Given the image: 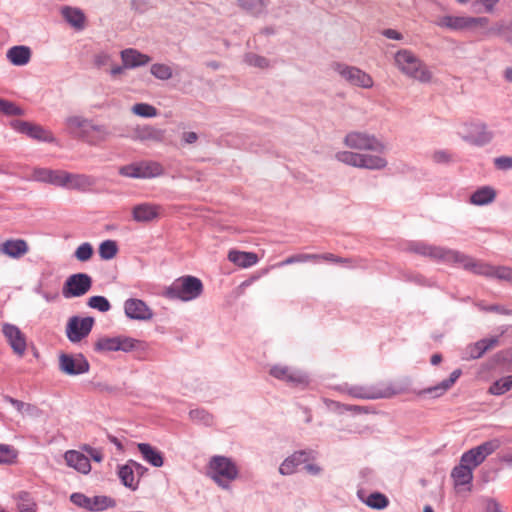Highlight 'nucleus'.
<instances>
[{"mask_svg": "<svg viewBox=\"0 0 512 512\" xmlns=\"http://www.w3.org/2000/svg\"><path fill=\"white\" fill-rule=\"evenodd\" d=\"M137 341L130 337L101 338L95 343V350L100 352L124 351L136 348Z\"/></svg>", "mask_w": 512, "mask_h": 512, "instance_id": "nucleus-18", "label": "nucleus"}, {"mask_svg": "<svg viewBox=\"0 0 512 512\" xmlns=\"http://www.w3.org/2000/svg\"><path fill=\"white\" fill-rule=\"evenodd\" d=\"M203 292L201 280L194 276H183L176 279L166 290L170 299L191 301L198 298Z\"/></svg>", "mask_w": 512, "mask_h": 512, "instance_id": "nucleus-4", "label": "nucleus"}, {"mask_svg": "<svg viewBox=\"0 0 512 512\" xmlns=\"http://www.w3.org/2000/svg\"><path fill=\"white\" fill-rule=\"evenodd\" d=\"M135 139L139 141H150L161 143L165 138V131L156 127L145 125L135 130Z\"/></svg>", "mask_w": 512, "mask_h": 512, "instance_id": "nucleus-32", "label": "nucleus"}, {"mask_svg": "<svg viewBox=\"0 0 512 512\" xmlns=\"http://www.w3.org/2000/svg\"><path fill=\"white\" fill-rule=\"evenodd\" d=\"M274 378L284 381L294 387H306L309 384L307 375L287 366L275 365L269 371Z\"/></svg>", "mask_w": 512, "mask_h": 512, "instance_id": "nucleus-16", "label": "nucleus"}, {"mask_svg": "<svg viewBox=\"0 0 512 512\" xmlns=\"http://www.w3.org/2000/svg\"><path fill=\"white\" fill-rule=\"evenodd\" d=\"M228 260L240 268H249L259 261L258 255L254 252H246L232 249L228 252Z\"/></svg>", "mask_w": 512, "mask_h": 512, "instance_id": "nucleus-27", "label": "nucleus"}, {"mask_svg": "<svg viewBox=\"0 0 512 512\" xmlns=\"http://www.w3.org/2000/svg\"><path fill=\"white\" fill-rule=\"evenodd\" d=\"M512 389V375L503 377L494 382L489 388L493 395H502Z\"/></svg>", "mask_w": 512, "mask_h": 512, "instance_id": "nucleus-43", "label": "nucleus"}, {"mask_svg": "<svg viewBox=\"0 0 512 512\" xmlns=\"http://www.w3.org/2000/svg\"><path fill=\"white\" fill-rule=\"evenodd\" d=\"M246 61L256 67L265 68L268 66V62L264 57L258 56L256 54H249L246 56Z\"/></svg>", "mask_w": 512, "mask_h": 512, "instance_id": "nucleus-56", "label": "nucleus"}, {"mask_svg": "<svg viewBox=\"0 0 512 512\" xmlns=\"http://www.w3.org/2000/svg\"><path fill=\"white\" fill-rule=\"evenodd\" d=\"M138 450L142 454L145 461L154 467H161L164 463L162 453L147 443H139Z\"/></svg>", "mask_w": 512, "mask_h": 512, "instance_id": "nucleus-35", "label": "nucleus"}, {"mask_svg": "<svg viewBox=\"0 0 512 512\" xmlns=\"http://www.w3.org/2000/svg\"><path fill=\"white\" fill-rule=\"evenodd\" d=\"M92 286V279L88 274L77 273L69 276L65 281L62 294L65 298L81 297L85 295Z\"/></svg>", "mask_w": 512, "mask_h": 512, "instance_id": "nucleus-14", "label": "nucleus"}, {"mask_svg": "<svg viewBox=\"0 0 512 512\" xmlns=\"http://www.w3.org/2000/svg\"><path fill=\"white\" fill-rule=\"evenodd\" d=\"M84 450L89 454V456L96 462H101L103 459V454L100 450L92 448L90 446H85Z\"/></svg>", "mask_w": 512, "mask_h": 512, "instance_id": "nucleus-60", "label": "nucleus"}, {"mask_svg": "<svg viewBox=\"0 0 512 512\" xmlns=\"http://www.w3.org/2000/svg\"><path fill=\"white\" fill-rule=\"evenodd\" d=\"M51 170L52 169H47V168H35L32 172L31 180L49 184Z\"/></svg>", "mask_w": 512, "mask_h": 512, "instance_id": "nucleus-53", "label": "nucleus"}, {"mask_svg": "<svg viewBox=\"0 0 512 512\" xmlns=\"http://www.w3.org/2000/svg\"><path fill=\"white\" fill-rule=\"evenodd\" d=\"M151 74L160 80H168L172 77V69L170 66L162 63H155L150 67Z\"/></svg>", "mask_w": 512, "mask_h": 512, "instance_id": "nucleus-46", "label": "nucleus"}, {"mask_svg": "<svg viewBox=\"0 0 512 512\" xmlns=\"http://www.w3.org/2000/svg\"><path fill=\"white\" fill-rule=\"evenodd\" d=\"M495 165L498 169L507 170L512 168V157L503 156L495 159Z\"/></svg>", "mask_w": 512, "mask_h": 512, "instance_id": "nucleus-58", "label": "nucleus"}, {"mask_svg": "<svg viewBox=\"0 0 512 512\" xmlns=\"http://www.w3.org/2000/svg\"><path fill=\"white\" fill-rule=\"evenodd\" d=\"M118 252L117 243L113 240L103 241L99 246V255L103 260H110Z\"/></svg>", "mask_w": 512, "mask_h": 512, "instance_id": "nucleus-45", "label": "nucleus"}, {"mask_svg": "<svg viewBox=\"0 0 512 512\" xmlns=\"http://www.w3.org/2000/svg\"><path fill=\"white\" fill-rule=\"evenodd\" d=\"M124 310L127 317L137 320H147L152 317L148 306L139 299H128L125 301Z\"/></svg>", "mask_w": 512, "mask_h": 512, "instance_id": "nucleus-24", "label": "nucleus"}, {"mask_svg": "<svg viewBox=\"0 0 512 512\" xmlns=\"http://www.w3.org/2000/svg\"><path fill=\"white\" fill-rule=\"evenodd\" d=\"M498 344L497 337L481 339L474 344L467 346L466 353L469 359H478L484 355L485 352L493 349Z\"/></svg>", "mask_w": 512, "mask_h": 512, "instance_id": "nucleus-28", "label": "nucleus"}, {"mask_svg": "<svg viewBox=\"0 0 512 512\" xmlns=\"http://www.w3.org/2000/svg\"><path fill=\"white\" fill-rule=\"evenodd\" d=\"M94 319L92 317L79 318L71 317L66 326V335L68 339L77 343L87 337L93 327Z\"/></svg>", "mask_w": 512, "mask_h": 512, "instance_id": "nucleus-17", "label": "nucleus"}, {"mask_svg": "<svg viewBox=\"0 0 512 512\" xmlns=\"http://www.w3.org/2000/svg\"><path fill=\"white\" fill-rule=\"evenodd\" d=\"M335 157L341 163L362 169L378 170L383 169L387 165L386 159L380 155L339 151Z\"/></svg>", "mask_w": 512, "mask_h": 512, "instance_id": "nucleus-5", "label": "nucleus"}, {"mask_svg": "<svg viewBox=\"0 0 512 512\" xmlns=\"http://www.w3.org/2000/svg\"><path fill=\"white\" fill-rule=\"evenodd\" d=\"M486 512H502L497 502L489 500L486 504Z\"/></svg>", "mask_w": 512, "mask_h": 512, "instance_id": "nucleus-64", "label": "nucleus"}, {"mask_svg": "<svg viewBox=\"0 0 512 512\" xmlns=\"http://www.w3.org/2000/svg\"><path fill=\"white\" fill-rule=\"evenodd\" d=\"M131 111L133 114L144 118L156 117L158 114L157 109L148 103H136L132 106Z\"/></svg>", "mask_w": 512, "mask_h": 512, "instance_id": "nucleus-44", "label": "nucleus"}, {"mask_svg": "<svg viewBox=\"0 0 512 512\" xmlns=\"http://www.w3.org/2000/svg\"><path fill=\"white\" fill-rule=\"evenodd\" d=\"M63 18L75 29L82 30L85 27V15L78 8L65 6L61 10Z\"/></svg>", "mask_w": 512, "mask_h": 512, "instance_id": "nucleus-33", "label": "nucleus"}, {"mask_svg": "<svg viewBox=\"0 0 512 512\" xmlns=\"http://www.w3.org/2000/svg\"><path fill=\"white\" fill-rule=\"evenodd\" d=\"M206 474L218 486L223 489H228L231 482L236 480L239 476V469L232 459L216 455L210 458Z\"/></svg>", "mask_w": 512, "mask_h": 512, "instance_id": "nucleus-3", "label": "nucleus"}, {"mask_svg": "<svg viewBox=\"0 0 512 512\" xmlns=\"http://www.w3.org/2000/svg\"><path fill=\"white\" fill-rule=\"evenodd\" d=\"M461 370L456 369L454 370L448 379L443 380L438 385H435L433 387H429L427 389L421 390L418 395H424V394H432L434 397H440L443 394H445L458 380V378L461 376Z\"/></svg>", "mask_w": 512, "mask_h": 512, "instance_id": "nucleus-31", "label": "nucleus"}, {"mask_svg": "<svg viewBox=\"0 0 512 512\" xmlns=\"http://www.w3.org/2000/svg\"><path fill=\"white\" fill-rule=\"evenodd\" d=\"M64 459L69 467L74 468L80 473L88 474L91 470L89 458L79 451H67L64 455Z\"/></svg>", "mask_w": 512, "mask_h": 512, "instance_id": "nucleus-26", "label": "nucleus"}, {"mask_svg": "<svg viewBox=\"0 0 512 512\" xmlns=\"http://www.w3.org/2000/svg\"><path fill=\"white\" fill-rule=\"evenodd\" d=\"M70 500L73 504L94 512L103 511L116 505L113 498L105 495L88 497L82 493H73Z\"/></svg>", "mask_w": 512, "mask_h": 512, "instance_id": "nucleus-13", "label": "nucleus"}, {"mask_svg": "<svg viewBox=\"0 0 512 512\" xmlns=\"http://www.w3.org/2000/svg\"><path fill=\"white\" fill-rule=\"evenodd\" d=\"M8 60L16 66L26 65L31 58V50L27 46H14L7 51Z\"/></svg>", "mask_w": 512, "mask_h": 512, "instance_id": "nucleus-34", "label": "nucleus"}, {"mask_svg": "<svg viewBox=\"0 0 512 512\" xmlns=\"http://www.w3.org/2000/svg\"><path fill=\"white\" fill-rule=\"evenodd\" d=\"M394 64L402 74L421 83H428L432 79V72L427 65L408 49L395 53Z\"/></svg>", "mask_w": 512, "mask_h": 512, "instance_id": "nucleus-2", "label": "nucleus"}, {"mask_svg": "<svg viewBox=\"0 0 512 512\" xmlns=\"http://www.w3.org/2000/svg\"><path fill=\"white\" fill-rule=\"evenodd\" d=\"M496 193L491 187H482L475 191L471 197L470 202L474 205H486L495 199Z\"/></svg>", "mask_w": 512, "mask_h": 512, "instance_id": "nucleus-37", "label": "nucleus"}, {"mask_svg": "<svg viewBox=\"0 0 512 512\" xmlns=\"http://www.w3.org/2000/svg\"><path fill=\"white\" fill-rule=\"evenodd\" d=\"M433 158L436 162H447L450 157L445 151H437L434 153Z\"/></svg>", "mask_w": 512, "mask_h": 512, "instance_id": "nucleus-63", "label": "nucleus"}, {"mask_svg": "<svg viewBox=\"0 0 512 512\" xmlns=\"http://www.w3.org/2000/svg\"><path fill=\"white\" fill-rule=\"evenodd\" d=\"M67 127L72 134L91 144H96L104 139V133L101 128L92 125L89 121L78 116L69 117L67 119Z\"/></svg>", "mask_w": 512, "mask_h": 512, "instance_id": "nucleus-7", "label": "nucleus"}, {"mask_svg": "<svg viewBox=\"0 0 512 512\" xmlns=\"http://www.w3.org/2000/svg\"><path fill=\"white\" fill-rule=\"evenodd\" d=\"M12 126L15 130L37 140L52 141L53 139L50 132L44 130L41 126L29 122L16 120L12 122Z\"/></svg>", "mask_w": 512, "mask_h": 512, "instance_id": "nucleus-25", "label": "nucleus"}, {"mask_svg": "<svg viewBox=\"0 0 512 512\" xmlns=\"http://www.w3.org/2000/svg\"><path fill=\"white\" fill-rule=\"evenodd\" d=\"M347 393L355 398L380 399L391 398L400 393V390L390 382H379L369 386H352Z\"/></svg>", "mask_w": 512, "mask_h": 512, "instance_id": "nucleus-6", "label": "nucleus"}, {"mask_svg": "<svg viewBox=\"0 0 512 512\" xmlns=\"http://www.w3.org/2000/svg\"><path fill=\"white\" fill-rule=\"evenodd\" d=\"M121 59L125 68L143 66L151 61V58L136 49H125L121 52Z\"/></svg>", "mask_w": 512, "mask_h": 512, "instance_id": "nucleus-29", "label": "nucleus"}, {"mask_svg": "<svg viewBox=\"0 0 512 512\" xmlns=\"http://www.w3.org/2000/svg\"><path fill=\"white\" fill-rule=\"evenodd\" d=\"M119 173L130 178H154L163 175L164 168L156 161H141L122 166Z\"/></svg>", "mask_w": 512, "mask_h": 512, "instance_id": "nucleus-11", "label": "nucleus"}, {"mask_svg": "<svg viewBox=\"0 0 512 512\" xmlns=\"http://www.w3.org/2000/svg\"><path fill=\"white\" fill-rule=\"evenodd\" d=\"M2 332L13 351L22 356L26 351V337L22 331L15 325L5 323Z\"/></svg>", "mask_w": 512, "mask_h": 512, "instance_id": "nucleus-20", "label": "nucleus"}, {"mask_svg": "<svg viewBox=\"0 0 512 512\" xmlns=\"http://www.w3.org/2000/svg\"><path fill=\"white\" fill-rule=\"evenodd\" d=\"M162 211V207L153 203H141L135 205L132 209V217L137 222H150L157 219Z\"/></svg>", "mask_w": 512, "mask_h": 512, "instance_id": "nucleus-22", "label": "nucleus"}, {"mask_svg": "<svg viewBox=\"0 0 512 512\" xmlns=\"http://www.w3.org/2000/svg\"><path fill=\"white\" fill-rule=\"evenodd\" d=\"M0 112L6 115H22L23 112L20 107L13 102L0 98Z\"/></svg>", "mask_w": 512, "mask_h": 512, "instance_id": "nucleus-52", "label": "nucleus"}, {"mask_svg": "<svg viewBox=\"0 0 512 512\" xmlns=\"http://www.w3.org/2000/svg\"><path fill=\"white\" fill-rule=\"evenodd\" d=\"M87 304L90 308L100 312H107L111 308L109 301L103 296H92L88 299Z\"/></svg>", "mask_w": 512, "mask_h": 512, "instance_id": "nucleus-50", "label": "nucleus"}, {"mask_svg": "<svg viewBox=\"0 0 512 512\" xmlns=\"http://www.w3.org/2000/svg\"><path fill=\"white\" fill-rule=\"evenodd\" d=\"M501 446L499 439H491L473 447L461 455L463 464H467L473 469L480 466L488 456L492 455Z\"/></svg>", "mask_w": 512, "mask_h": 512, "instance_id": "nucleus-10", "label": "nucleus"}, {"mask_svg": "<svg viewBox=\"0 0 512 512\" xmlns=\"http://www.w3.org/2000/svg\"><path fill=\"white\" fill-rule=\"evenodd\" d=\"M311 256H315L312 262H331V263H339V264H352V260L348 258H342L332 253H324V254H311Z\"/></svg>", "mask_w": 512, "mask_h": 512, "instance_id": "nucleus-47", "label": "nucleus"}, {"mask_svg": "<svg viewBox=\"0 0 512 512\" xmlns=\"http://www.w3.org/2000/svg\"><path fill=\"white\" fill-rule=\"evenodd\" d=\"M306 460L307 457L305 452H296L282 462L279 468V472L282 475H290L296 471L298 465L306 462Z\"/></svg>", "mask_w": 512, "mask_h": 512, "instance_id": "nucleus-36", "label": "nucleus"}, {"mask_svg": "<svg viewBox=\"0 0 512 512\" xmlns=\"http://www.w3.org/2000/svg\"><path fill=\"white\" fill-rule=\"evenodd\" d=\"M313 258H316V257L311 256V254H308V253L295 254V255H291V256L287 257L285 260L277 263L274 267H282V266L291 265V264H295V263L309 262Z\"/></svg>", "mask_w": 512, "mask_h": 512, "instance_id": "nucleus-48", "label": "nucleus"}, {"mask_svg": "<svg viewBox=\"0 0 512 512\" xmlns=\"http://www.w3.org/2000/svg\"><path fill=\"white\" fill-rule=\"evenodd\" d=\"M458 134L464 140L478 146L489 143L493 138L492 132L482 122H465L459 127Z\"/></svg>", "mask_w": 512, "mask_h": 512, "instance_id": "nucleus-12", "label": "nucleus"}, {"mask_svg": "<svg viewBox=\"0 0 512 512\" xmlns=\"http://www.w3.org/2000/svg\"><path fill=\"white\" fill-rule=\"evenodd\" d=\"M488 22L486 17L445 15L437 19L436 25L453 31H464L485 27Z\"/></svg>", "mask_w": 512, "mask_h": 512, "instance_id": "nucleus-8", "label": "nucleus"}, {"mask_svg": "<svg viewBox=\"0 0 512 512\" xmlns=\"http://www.w3.org/2000/svg\"><path fill=\"white\" fill-rule=\"evenodd\" d=\"M333 69L338 72L343 79L354 86L361 88H371L373 86L374 82L372 77L359 68L334 63Z\"/></svg>", "mask_w": 512, "mask_h": 512, "instance_id": "nucleus-15", "label": "nucleus"}, {"mask_svg": "<svg viewBox=\"0 0 512 512\" xmlns=\"http://www.w3.org/2000/svg\"><path fill=\"white\" fill-rule=\"evenodd\" d=\"M18 454V450L13 446L0 443V464H15L17 462Z\"/></svg>", "mask_w": 512, "mask_h": 512, "instance_id": "nucleus-39", "label": "nucleus"}, {"mask_svg": "<svg viewBox=\"0 0 512 512\" xmlns=\"http://www.w3.org/2000/svg\"><path fill=\"white\" fill-rule=\"evenodd\" d=\"M19 512H35L36 503L27 492H20L16 496Z\"/></svg>", "mask_w": 512, "mask_h": 512, "instance_id": "nucleus-42", "label": "nucleus"}, {"mask_svg": "<svg viewBox=\"0 0 512 512\" xmlns=\"http://www.w3.org/2000/svg\"><path fill=\"white\" fill-rule=\"evenodd\" d=\"M499 1L500 0H476L474 5L476 6L481 4L484 7L485 12H492Z\"/></svg>", "mask_w": 512, "mask_h": 512, "instance_id": "nucleus-59", "label": "nucleus"}, {"mask_svg": "<svg viewBox=\"0 0 512 512\" xmlns=\"http://www.w3.org/2000/svg\"><path fill=\"white\" fill-rule=\"evenodd\" d=\"M240 8L252 15H259L265 10V0H237Z\"/></svg>", "mask_w": 512, "mask_h": 512, "instance_id": "nucleus-40", "label": "nucleus"}, {"mask_svg": "<svg viewBox=\"0 0 512 512\" xmlns=\"http://www.w3.org/2000/svg\"><path fill=\"white\" fill-rule=\"evenodd\" d=\"M94 63L98 68L109 66L111 63V56L105 52H100L95 55Z\"/></svg>", "mask_w": 512, "mask_h": 512, "instance_id": "nucleus-57", "label": "nucleus"}, {"mask_svg": "<svg viewBox=\"0 0 512 512\" xmlns=\"http://www.w3.org/2000/svg\"><path fill=\"white\" fill-rule=\"evenodd\" d=\"M189 415L192 420L202 421L207 425L211 424L213 420L209 413L200 409L190 411Z\"/></svg>", "mask_w": 512, "mask_h": 512, "instance_id": "nucleus-55", "label": "nucleus"}, {"mask_svg": "<svg viewBox=\"0 0 512 512\" xmlns=\"http://www.w3.org/2000/svg\"><path fill=\"white\" fill-rule=\"evenodd\" d=\"M383 35L386 36L389 39H394V40H401L402 39V35L398 31H396L394 29H386V30H384Z\"/></svg>", "mask_w": 512, "mask_h": 512, "instance_id": "nucleus-62", "label": "nucleus"}, {"mask_svg": "<svg viewBox=\"0 0 512 512\" xmlns=\"http://www.w3.org/2000/svg\"><path fill=\"white\" fill-rule=\"evenodd\" d=\"M417 252L434 258L443 259L448 262L459 263L465 269L471 270L474 273L486 276H494L498 279L512 283V268L510 267H492L488 264L476 261L475 259L458 251L444 250L440 247L434 246L423 245L417 249Z\"/></svg>", "mask_w": 512, "mask_h": 512, "instance_id": "nucleus-1", "label": "nucleus"}, {"mask_svg": "<svg viewBox=\"0 0 512 512\" xmlns=\"http://www.w3.org/2000/svg\"><path fill=\"white\" fill-rule=\"evenodd\" d=\"M473 468L467 464H463L462 460L451 471V478L454 482L455 488L459 491L461 487L468 486L467 490L470 491V484L473 480Z\"/></svg>", "mask_w": 512, "mask_h": 512, "instance_id": "nucleus-23", "label": "nucleus"}, {"mask_svg": "<svg viewBox=\"0 0 512 512\" xmlns=\"http://www.w3.org/2000/svg\"><path fill=\"white\" fill-rule=\"evenodd\" d=\"M29 249L26 240L11 238L2 242L1 254L12 259H20L29 252Z\"/></svg>", "mask_w": 512, "mask_h": 512, "instance_id": "nucleus-21", "label": "nucleus"}, {"mask_svg": "<svg viewBox=\"0 0 512 512\" xmlns=\"http://www.w3.org/2000/svg\"><path fill=\"white\" fill-rule=\"evenodd\" d=\"M363 502L370 508L381 510L388 506V498L379 492L371 493L366 499H362Z\"/></svg>", "mask_w": 512, "mask_h": 512, "instance_id": "nucleus-41", "label": "nucleus"}, {"mask_svg": "<svg viewBox=\"0 0 512 512\" xmlns=\"http://www.w3.org/2000/svg\"><path fill=\"white\" fill-rule=\"evenodd\" d=\"M6 400L10 402L19 412L21 413H28L32 414L35 410V407L31 404L24 403L22 401H19L17 399L6 397Z\"/></svg>", "mask_w": 512, "mask_h": 512, "instance_id": "nucleus-54", "label": "nucleus"}, {"mask_svg": "<svg viewBox=\"0 0 512 512\" xmlns=\"http://www.w3.org/2000/svg\"><path fill=\"white\" fill-rule=\"evenodd\" d=\"M182 140L186 144H194L198 140V135L195 132H184Z\"/></svg>", "mask_w": 512, "mask_h": 512, "instance_id": "nucleus-61", "label": "nucleus"}, {"mask_svg": "<svg viewBox=\"0 0 512 512\" xmlns=\"http://www.w3.org/2000/svg\"><path fill=\"white\" fill-rule=\"evenodd\" d=\"M93 253L94 250L92 245L88 242H85L78 246V248L75 250V257L78 261L86 262L92 258Z\"/></svg>", "mask_w": 512, "mask_h": 512, "instance_id": "nucleus-49", "label": "nucleus"}, {"mask_svg": "<svg viewBox=\"0 0 512 512\" xmlns=\"http://www.w3.org/2000/svg\"><path fill=\"white\" fill-rule=\"evenodd\" d=\"M95 184L96 180L92 176L68 172L66 189L88 191Z\"/></svg>", "mask_w": 512, "mask_h": 512, "instance_id": "nucleus-30", "label": "nucleus"}, {"mask_svg": "<svg viewBox=\"0 0 512 512\" xmlns=\"http://www.w3.org/2000/svg\"><path fill=\"white\" fill-rule=\"evenodd\" d=\"M60 370L68 375H79L88 372L89 363L82 355L71 356L62 354L59 357Z\"/></svg>", "mask_w": 512, "mask_h": 512, "instance_id": "nucleus-19", "label": "nucleus"}, {"mask_svg": "<svg viewBox=\"0 0 512 512\" xmlns=\"http://www.w3.org/2000/svg\"><path fill=\"white\" fill-rule=\"evenodd\" d=\"M346 147L353 150H365L383 152L385 149L384 144L379 141L374 135L361 131H351L346 134L343 139Z\"/></svg>", "mask_w": 512, "mask_h": 512, "instance_id": "nucleus-9", "label": "nucleus"}, {"mask_svg": "<svg viewBox=\"0 0 512 512\" xmlns=\"http://www.w3.org/2000/svg\"><path fill=\"white\" fill-rule=\"evenodd\" d=\"M118 476L122 484L132 490L138 487V480L136 479L133 467L130 464L119 467Z\"/></svg>", "mask_w": 512, "mask_h": 512, "instance_id": "nucleus-38", "label": "nucleus"}, {"mask_svg": "<svg viewBox=\"0 0 512 512\" xmlns=\"http://www.w3.org/2000/svg\"><path fill=\"white\" fill-rule=\"evenodd\" d=\"M68 172L63 170H51L49 184L66 188Z\"/></svg>", "mask_w": 512, "mask_h": 512, "instance_id": "nucleus-51", "label": "nucleus"}]
</instances>
